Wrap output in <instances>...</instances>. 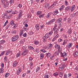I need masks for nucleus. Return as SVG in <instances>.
Instances as JSON below:
<instances>
[{
  "label": "nucleus",
  "mask_w": 78,
  "mask_h": 78,
  "mask_svg": "<svg viewBox=\"0 0 78 78\" xmlns=\"http://www.w3.org/2000/svg\"><path fill=\"white\" fill-rule=\"evenodd\" d=\"M55 47V48H57L58 50V51H56L54 54V55L56 56V55H59V52H60L62 51V49L60 48V46L58 45V44H56Z\"/></svg>",
  "instance_id": "obj_1"
},
{
  "label": "nucleus",
  "mask_w": 78,
  "mask_h": 78,
  "mask_svg": "<svg viewBox=\"0 0 78 78\" xmlns=\"http://www.w3.org/2000/svg\"><path fill=\"white\" fill-rule=\"evenodd\" d=\"M18 39H19V36L18 35H16L15 36H13L12 38V42L16 41Z\"/></svg>",
  "instance_id": "obj_2"
},
{
  "label": "nucleus",
  "mask_w": 78,
  "mask_h": 78,
  "mask_svg": "<svg viewBox=\"0 0 78 78\" xmlns=\"http://www.w3.org/2000/svg\"><path fill=\"white\" fill-rule=\"evenodd\" d=\"M27 53H28V50H26L25 51H24L22 53L21 55L23 56H25L27 54Z\"/></svg>",
  "instance_id": "obj_3"
},
{
  "label": "nucleus",
  "mask_w": 78,
  "mask_h": 78,
  "mask_svg": "<svg viewBox=\"0 0 78 78\" xmlns=\"http://www.w3.org/2000/svg\"><path fill=\"white\" fill-rule=\"evenodd\" d=\"M5 43V41L4 40H2L0 41V50L2 49L3 48V47L2 46H1V45H2V44H3Z\"/></svg>",
  "instance_id": "obj_4"
},
{
  "label": "nucleus",
  "mask_w": 78,
  "mask_h": 78,
  "mask_svg": "<svg viewBox=\"0 0 78 78\" xmlns=\"http://www.w3.org/2000/svg\"><path fill=\"white\" fill-rule=\"evenodd\" d=\"M50 36V35L48 33L46 34L45 36L43 37V39H44V40L45 41V39H47V38H48Z\"/></svg>",
  "instance_id": "obj_5"
},
{
  "label": "nucleus",
  "mask_w": 78,
  "mask_h": 78,
  "mask_svg": "<svg viewBox=\"0 0 78 78\" xmlns=\"http://www.w3.org/2000/svg\"><path fill=\"white\" fill-rule=\"evenodd\" d=\"M60 55L62 57H63V58H65L67 56V53L66 52H64L63 53H62V52L60 53Z\"/></svg>",
  "instance_id": "obj_6"
},
{
  "label": "nucleus",
  "mask_w": 78,
  "mask_h": 78,
  "mask_svg": "<svg viewBox=\"0 0 78 78\" xmlns=\"http://www.w3.org/2000/svg\"><path fill=\"white\" fill-rule=\"evenodd\" d=\"M57 4V1H55V2H54L52 5H51V6L50 7V8H51V9H52V8H53V7H54Z\"/></svg>",
  "instance_id": "obj_7"
},
{
  "label": "nucleus",
  "mask_w": 78,
  "mask_h": 78,
  "mask_svg": "<svg viewBox=\"0 0 78 78\" xmlns=\"http://www.w3.org/2000/svg\"><path fill=\"white\" fill-rule=\"evenodd\" d=\"M22 10H20V12L18 16V19H20V18H21V17H22Z\"/></svg>",
  "instance_id": "obj_8"
},
{
  "label": "nucleus",
  "mask_w": 78,
  "mask_h": 78,
  "mask_svg": "<svg viewBox=\"0 0 78 78\" xmlns=\"http://www.w3.org/2000/svg\"><path fill=\"white\" fill-rule=\"evenodd\" d=\"M75 5H73L72 6V7L70 8V10L72 12L73 11L75 10Z\"/></svg>",
  "instance_id": "obj_9"
},
{
  "label": "nucleus",
  "mask_w": 78,
  "mask_h": 78,
  "mask_svg": "<svg viewBox=\"0 0 78 78\" xmlns=\"http://www.w3.org/2000/svg\"><path fill=\"white\" fill-rule=\"evenodd\" d=\"M3 6H5L6 7L8 6H9V2H6L5 3H4V5L2 4Z\"/></svg>",
  "instance_id": "obj_10"
},
{
  "label": "nucleus",
  "mask_w": 78,
  "mask_h": 78,
  "mask_svg": "<svg viewBox=\"0 0 78 78\" xmlns=\"http://www.w3.org/2000/svg\"><path fill=\"white\" fill-rule=\"evenodd\" d=\"M58 13L59 12L58 11V10H56L52 12V14L53 15H56V14H58Z\"/></svg>",
  "instance_id": "obj_11"
},
{
  "label": "nucleus",
  "mask_w": 78,
  "mask_h": 78,
  "mask_svg": "<svg viewBox=\"0 0 78 78\" xmlns=\"http://www.w3.org/2000/svg\"><path fill=\"white\" fill-rule=\"evenodd\" d=\"M65 67V65L63 64L62 65V67H59V68L60 69V70H62Z\"/></svg>",
  "instance_id": "obj_12"
},
{
  "label": "nucleus",
  "mask_w": 78,
  "mask_h": 78,
  "mask_svg": "<svg viewBox=\"0 0 78 78\" xmlns=\"http://www.w3.org/2000/svg\"><path fill=\"white\" fill-rule=\"evenodd\" d=\"M62 19L61 18H59L57 20L58 23H62Z\"/></svg>",
  "instance_id": "obj_13"
},
{
  "label": "nucleus",
  "mask_w": 78,
  "mask_h": 78,
  "mask_svg": "<svg viewBox=\"0 0 78 78\" xmlns=\"http://www.w3.org/2000/svg\"><path fill=\"white\" fill-rule=\"evenodd\" d=\"M52 31H54V33L55 34H57L59 31V30L58 29H55L54 30H53V29L52 30Z\"/></svg>",
  "instance_id": "obj_14"
},
{
  "label": "nucleus",
  "mask_w": 78,
  "mask_h": 78,
  "mask_svg": "<svg viewBox=\"0 0 78 78\" xmlns=\"http://www.w3.org/2000/svg\"><path fill=\"white\" fill-rule=\"evenodd\" d=\"M71 8V7H70V6H68L65 8V10H66V11H70V9Z\"/></svg>",
  "instance_id": "obj_15"
},
{
  "label": "nucleus",
  "mask_w": 78,
  "mask_h": 78,
  "mask_svg": "<svg viewBox=\"0 0 78 78\" xmlns=\"http://www.w3.org/2000/svg\"><path fill=\"white\" fill-rule=\"evenodd\" d=\"M74 56L75 57H77L78 56V52L76 51L74 53Z\"/></svg>",
  "instance_id": "obj_16"
},
{
  "label": "nucleus",
  "mask_w": 78,
  "mask_h": 78,
  "mask_svg": "<svg viewBox=\"0 0 78 78\" xmlns=\"http://www.w3.org/2000/svg\"><path fill=\"white\" fill-rule=\"evenodd\" d=\"M35 28L37 29V30L38 31L40 29V27H39V25L38 24L36 25Z\"/></svg>",
  "instance_id": "obj_17"
},
{
  "label": "nucleus",
  "mask_w": 78,
  "mask_h": 78,
  "mask_svg": "<svg viewBox=\"0 0 78 78\" xmlns=\"http://www.w3.org/2000/svg\"><path fill=\"white\" fill-rule=\"evenodd\" d=\"M42 14V12L41 11H38L37 12V16H39V15H40Z\"/></svg>",
  "instance_id": "obj_18"
},
{
  "label": "nucleus",
  "mask_w": 78,
  "mask_h": 78,
  "mask_svg": "<svg viewBox=\"0 0 78 78\" xmlns=\"http://www.w3.org/2000/svg\"><path fill=\"white\" fill-rule=\"evenodd\" d=\"M59 76L62 77L63 76V73L62 72H60L59 74Z\"/></svg>",
  "instance_id": "obj_19"
},
{
  "label": "nucleus",
  "mask_w": 78,
  "mask_h": 78,
  "mask_svg": "<svg viewBox=\"0 0 78 78\" xmlns=\"http://www.w3.org/2000/svg\"><path fill=\"white\" fill-rule=\"evenodd\" d=\"M28 48L29 49H30L31 50H33L34 49V48L31 46H28Z\"/></svg>",
  "instance_id": "obj_20"
},
{
  "label": "nucleus",
  "mask_w": 78,
  "mask_h": 78,
  "mask_svg": "<svg viewBox=\"0 0 78 78\" xmlns=\"http://www.w3.org/2000/svg\"><path fill=\"white\" fill-rule=\"evenodd\" d=\"M20 72V69H18L17 72V75H19Z\"/></svg>",
  "instance_id": "obj_21"
},
{
  "label": "nucleus",
  "mask_w": 78,
  "mask_h": 78,
  "mask_svg": "<svg viewBox=\"0 0 78 78\" xmlns=\"http://www.w3.org/2000/svg\"><path fill=\"white\" fill-rule=\"evenodd\" d=\"M40 55V59H43V58H44V54H43L41 53Z\"/></svg>",
  "instance_id": "obj_22"
},
{
  "label": "nucleus",
  "mask_w": 78,
  "mask_h": 78,
  "mask_svg": "<svg viewBox=\"0 0 78 78\" xmlns=\"http://www.w3.org/2000/svg\"><path fill=\"white\" fill-rule=\"evenodd\" d=\"M68 33L69 34H71L72 33V30L70 29H69Z\"/></svg>",
  "instance_id": "obj_23"
},
{
  "label": "nucleus",
  "mask_w": 78,
  "mask_h": 78,
  "mask_svg": "<svg viewBox=\"0 0 78 78\" xmlns=\"http://www.w3.org/2000/svg\"><path fill=\"white\" fill-rule=\"evenodd\" d=\"M10 24L12 26H13V25H15L14 23V21L12 20L10 22Z\"/></svg>",
  "instance_id": "obj_24"
},
{
  "label": "nucleus",
  "mask_w": 78,
  "mask_h": 78,
  "mask_svg": "<svg viewBox=\"0 0 78 78\" xmlns=\"http://www.w3.org/2000/svg\"><path fill=\"white\" fill-rule=\"evenodd\" d=\"M57 24H55L54 26V27L53 28V30H56V29H57L56 28L57 27Z\"/></svg>",
  "instance_id": "obj_25"
},
{
  "label": "nucleus",
  "mask_w": 78,
  "mask_h": 78,
  "mask_svg": "<svg viewBox=\"0 0 78 78\" xmlns=\"http://www.w3.org/2000/svg\"><path fill=\"white\" fill-rule=\"evenodd\" d=\"M11 52L10 51H6V53H5V55H9V53Z\"/></svg>",
  "instance_id": "obj_26"
},
{
  "label": "nucleus",
  "mask_w": 78,
  "mask_h": 78,
  "mask_svg": "<svg viewBox=\"0 0 78 78\" xmlns=\"http://www.w3.org/2000/svg\"><path fill=\"white\" fill-rule=\"evenodd\" d=\"M9 75V73H6L5 74V78H7L8 76Z\"/></svg>",
  "instance_id": "obj_27"
},
{
  "label": "nucleus",
  "mask_w": 78,
  "mask_h": 78,
  "mask_svg": "<svg viewBox=\"0 0 78 78\" xmlns=\"http://www.w3.org/2000/svg\"><path fill=\"white\" fill-rule=\"evenodd\" d=\"M51 55V54H50V52H48L46 56H47V58H49Z\"/></svg>",
  "instance_id": "obj_28"
},
{
  "label": "nucleus",
  "mask_w": 78,
  "mask_h": 78,
  "mask_svg": "<svg viewBox=\"0 0 78 78\" xmlns=\"http://www.w3.org/2000/svg\"><path fill=\"white\" fill-rule=\"evenodd\" d=\"M34 44L35 45H38L39 44V42L38 41H34Z\"/></svg>",
  "instance_id": "obj_29"
},
{
  "label": "nucleus",
  "mask_w": 78,
  "mask_h": 78,
  "mask_svg": "<svg viewBox=\"0 0 78 78\" xmlns=\"http://www.w3.org/2000/svg\"><path fill=\"white\" fill-rule=\"evenodd\" d=\"M7 57H6L5 56L4 57V62L5 63H6V62H7Z\"/></svg>",
  "instance_id": "obj_30"
},
{
  "label": "nucleus",
  "mask_w": 78,
  "mask_h": 78,
  "mask_svg": "<svg viewBox=\"0 0 78 78\" xmlns=\"http://www.w3.org/2000/svg\"><path fill=\"white\" fill-rule=\"evenodd\" d=\"M2 3V5H5V3H6L5 0H1Z\"/></svg>",
  "instance_id": "obj_31"
},
{
  "label": "nucleus",
  "mask_w": 78,
  "mask_h": 78,
  "mask_svg": "<svg viewBox=\"0 0 78 78\" xmlns=\"http://www.w3.org/2000/svg\"><path fill=\"white\" fill-rule=\"evenodd\" d=\"M17 63L16 62H14L13 63V67H16V66H17Z\"/></svg>",
  "instance_id": "obj_32"
},
{
  "label": "nucleus",
  "mask_w": 78,
  "mask_h": 78,
  "mask_svg": "<svg viewBox=\"0 0 78 78\" xmlns=\"http://www.w3.org/2000/svg\"><path fill=\"white\" fill-rule=\"evenodd\" d=\"M12 33H13L14 34H16V33H17V31H16L15 30H13L12 31Z\"/></svg>",
  "instance_id": "obj_33"
},
{
  "label": "nucleus",
  "mask_w": 78,
  "mask_h": 78,
  "mask_svg": "<svg viewBox=\"0 0 78 78\" xmlns=\"http://www.w3.org/2000/svg\"><path fill=\"white\" fill-rule=\"evenodd\" d=\"M3 69L1 68L0 69V73H3Z\"/></svg>",
  "instance_id": "obj_34"
},
{
  "label": "nucleus",
  "mask_w": 78,
  "mask_h": 78,
  "mask_svg": "<svg viewBox=\"0 0 78 78\" xmlns=\"http://www.w3.org/2000/svg\"><path fill=\"white\" fill-rule=\"evenodd\" d=\"M75 16H76V13H75L71 15V17H73Z\"/></svg>",
  "instance_id": "obj_35"
},
{
  "label": "nucleus",
  "mask_w": 78,
  "mask_h": 78,
  "mask_svg": "<svg viewBox=\"0 0 78 78\" xmlns=\"http://www.w3.org/2000/svg\"><path fill=\"white\" fill-rule=\"evenodd\" d=\"M51 13H49L46 16V17L48 18V17H49V16L51 15Z\"/></svg>",
  "instance_id": "obj_36"
},
{
  "label": "nucleus",
  "mask_w": 78,
  "mask_h": 78,
  "mask_svg": "<svg viewBox=\"0 0 78 78\" xmlns=\"http://www.w3.org/2000/svg\"><path fill=\"white\" fill-rule=\"evenodd\" d=\"M23 36L24 37H26L27 36V34L26 33H24L23 35Z\"/></svg>",
  "instance_id": "obj_37"
},
{
  "label": "nucleus",
  "mask_w": 78,
  "mask_h": 78,
  "mask_svg": "<svg viewBox=\"0 0 78 78\" xmlns=\"http://www.w3.org/2000/svg\"><path fill=\"white\" fill-rule=\"evenodd\" d=\"M50 6V4H46L45 5V7L46 8H48Z\"/></svg>",
  "instance_id": "obj_38"
},
{
  "label": "nucleus",
  "mask_w": 78,
  "mask_h": 78,
  "mask_svg": "<svg viewBox=\"0 0 78 78\" xmlns=\"http://www.w3.org/2000/svg\"><path fill=\"white\" fill-rule=\"evenodd\" d=\"M44 14H42L39 16V18H42V17H44Z\"/></svg>",
  "instance_id": "obj_39"
},
{
  "label": "nucleus",
  "mask_w": 78,
  "mask_h": 78,
  "mask_svg": "<svg viewBox=\"0 0 78 78\" xmlns=\"http://www.w3.org/2000/svg\"><path fill=\"white\" fill-rule=\"evenodd\" d=\"M51 23H52L51 22V21L50 20V21L46 23V25H50V24H51Z\"/></svg>",
  "instance_id": "obj_40"
},
{
  "label": "nucleus",
  "mask_w": 78,
  "mask_h": 78,
  "mask_svg": "<svg viewBox=\"0 0 78 78\" xmlns=\"http://www.w3.org/2000/svg\"><path fill=\"white\" fill-rule=\"evenodd\" d=\"M72 43H69V44H68V46L69 47V48H70V47H72Z\"/></svg>",
  "instance_id": "obj_41"
},
{
  "label": "nucleus",
  "mask_w": 78,
  "mask_h": 78,
  "mask_svg": "<svg viewBox=\"0 0 78 78\" xmlns=\"http://www.w3.org/2000/svg\"><path fill=\"white\" fill-rule=\"evenodd\" d=\"M48 46L50 48L51 47H52L53 45H52V44H50L48 45Z\"/></svg>",
  "instance_id": "obj_42"
},
{
  "label": "nucleus",
  "mask_w": 78,
  "mask_h": 78,
  "mask_svg": "<svg viewBox=\"0 0 78 78\" xmlns=\"http://www.w3.org/2000/svg\"><path fill=\"white\" fill-rule=\"evenodd\" d=\"M40 70V68L38 67L36 69V72H37L39 70Z\"/></svg>",
  "instance_id": "obj_43"
},
{
  "label": "nucleus",
  "mask_w": 78,
  "mask_h": 78,
  "mask_svg": "<svg viewBox=\"0 0 78 78\" xmlns=\"http://www.w3.org/2000/svg\"><path fill=\"white\" fill-rule=\"evenodd\" d=\"M41 51H42V52H43V53H45V52H46V51L45 50H44V49H41Z\"/></svg>",
  "instance_id": "obj_44"
},
{
  "label": "nucleus",
  "mask_w": 78,
  "mask_h": 78,
  "mask_svg": "<svg viewBox=\"0 0 78 78\" xmlns=\"http://www.w3.org/2000/svg\"><path fill=\"white\" fill-rule=\"evenodd\" d=\"M11 15H9L8 16H7V19H9L11 18Z\"/></svg>",
  "instance_id": "obj_45"
},
{
  "label": "nucleus",
  "mask_w": 78,
  "mask_h": 78,
  "mask_svg": "<svg viewBox=\"0 0 78 78\" xmlns=\"http://www.w3.org/2000/svg\"><path fill=\"white\" fill-rule=\"evenodd\" d=\"M14 0H10V4H12L13 3H14Z\"/></svg>",
  "instance_id": "obj_46"
},
{
  "label": "nucleus",
  "mask_w": 78,
  "mask_h": 78,
  "mask_svg": "<svg viewBox=\"0 0 78 78\" xmlns=\"http://www.w3.org/2000/svg\"><path fill=\"white\" fill-rule=\"evenodd\" d=\"M20 56V53H18L16 55V57H19Z\"/></svg>",
  "instance_id": "obj_47"
},
{
  "label": "nucleus",
  "mask_w": 78,
  "mask_h": 78,
  "mask_svg": "<svg viewBox=\"0 0 78 78\" xmlns=\"http://www.w3.org/2000/svg\"><path fill=\"white\" fill-rule=\"evenodd\" d=\"M54 76H57L58 75V73H54Z\"/></svg>",
  "instance_id": "obj_48"
},
{
  "label": "nucleus",
  "mask_w": 78,
  "mask_h": 78,
  "mask_svg": "<svg viewBox=\"0 0 78 78\" xmlns=\"http://www.w3.org/2000/svg\"><path fill=\"white\" fill-rule=\"evenodd\" d=\"M23 31H27V30H28V28H23Z\"/></svg>",
  "instance_id": "obj_49"
},
{
  "label": "nucleus",
  "mask_w": 78,
  "mask_h": 78,
  "mask_svg": "<svg viewBox=\"0 0 78 78\" xmlns=\"http://www.w3.org/2000/svg\"><path fill=\"white\" fill-rule=\"evenodd\" d=\"M7 16H8V15L7 14V13H5L4 14V16L5 18H7Z\"/></svg>",
  "instance_id": "obj_50"
},
{
  "label": "nucleus",
  "mask_w": 78,
  "mask_h": 78,
  "mask_svg": "<svg viewBox=\"0 0 78 78\" xmlns=\"http://www.w3.org/2000/svg\"><path fill=\"white\" fill-rule=\"evenodd\" d=\"M64 8V6H61L60 9H59V10H60V11H61L62 10V9H63Z\"/></svg>",
  "instance_id": "obj_51"
},
{
  "label": "nucleus",
  "mask_w": 78,
  "mask_h": 78,
  "mask_svg": "<svg viewBox=\"0 0 78 78\" xmlns=\"http://www.w3.org/2000/svg\"><path fill=\"white\" fill-rule=\"evenodd\" d=\"M55 20H56V19H52V20H51V23H52V22H54L55 21Z\"/></svg>",
  "instance_id": "obj_52"
},
{
  "label": "nucleus",
  "mask_w": 78,
  "mask_h": 78,
  "mask_svg": "<svg viewBox=\"0 0 78 78\" xmlns=\"http://www.w3.org/2000/svg\"><path fill=\"white\" fill-rule=\"evenodd\" d=\"M75 70H76L77 72L78 71V66H76L75 68Z\"/></svg>",
  "instance_id": "obj_53"
},
{
  "label": "nucleus",
  "mask_w": 78,
  "mask_h": 78,
  "mask_svg": "<svg viewBox=\"0 0 78 78\" xmlns=\"http://www.w3.org/2000/svg\"><path fill=\"white\" fill-rule=\"evenodd\" d=\"M31 17V15H30V14H29L27 15V17H29V18H30V17Z\"/></svg>",
  "instance_id": "obj_54"
},
{
  "label": "nucleus",
  "mask_w": 78,
  "mask_h": 78,
  "mask_svg": "<svg viewBox=\"0 0 78 78\" xmlns=\"http://www.w3.org/2000/svg\"><path fill=\"white\" fill-rule=\"evenodd\" d=\"M5 51H4L1 52V54L2 55H3L5 54Z\"/></svg>",
  "instance_id": "obj_55"
},
{
  "label": "nucleus",
  "mask_w": 78,
  "mask_h": 78,
  "mask_svg": "<svg viewBox=\"0 0 78 78\" xmlns=\"http://www.w3.org/2000/svg\"><path fill=\"white\" fill-rule=\"evenodd\" d=\"M20 33H22V34H23V30H20Z\"/></svg>",
  "instance_id": "obj_56"
},
{
  "label": "nucleus",
  "mask_w": 78,
  "mask_h": 78,
  "mask_svg": "<svg viewBox=\"0 0 78 78\" xmlns=\"http://www.w3.org/2000/svg\"><path fill=\"white\" fill-rule=\"evenodd\" d=\"M68 22L69 23H70V22H71V19H68Z\"/></svg>",
  "instance_id": "obj_57"
},
{
  "label": "nucleus",
  "mask_w": 78,
  "mask_h": 78,
  "mask_svg": "<svg viewBox=\"0 0 78 78\" xmlns=\"http://www.w3.org/2000/svg\"><path fill=\"white\" fill-rule=\"evenodd\" d=\"M62 41V39H59L58 40V41L59 42H61Z\"/></svg>",
  "instance_id": "obj_58"
},
{
  "label": "nucleus",
  "mask_w": 78,
  "mask_h": 78,
  "mask_svg": "<svg viewBox=\"0 0 78 78\" xmlns=\"http://www.w3.org/2000/svg\"><path fill=\"white\" fill-rule=\"evenodd\" d=\"M12 10L11 9L9 10H8V11H7V12H8V13L11 12H12Z\"/></svg>",
  "instance_id": "obj_59"
},
{
  "label": "nucleus",
  "mask_w": 78,
  "mask_h": 78,
  "mask_svg": "<svg viewBox=\"0 0 78 78\" xmlns=\"http://www.w3.org/2000/svg\"><path fill=\"white\" fill-rule=\"evenodd\" d=\"M12 14H16V11H13L12 12Z\"/></svg>",
  "instance_id": "obj_60"
},
{
  "label": "nucleus",
  "mask_w": 78,
  "mask_h": 78,
  "mask_svg": "<svg viewBox=\"0 0 78 78\" xmlns=\"http://www.w3.org/2000/svg\"><path fill=\"white\" fill-rule=\"evenodd\" d=\"M64 78H67V75L66 74H65L64 75Z\"/></svg>",
  "instance_id": "obj_61"
},
{
  "label": "nucleus",
  "mask_w": 78,
  "mask_h": 78,
  "mask_svg": "<svg viewBox=\"0 0 78 78\" xmlns=\"http://www.w3.org/2000/svg\"><path fill=\"white\" fill-rule=\"evenodd\" d=\"M44 27V25H41V29H42V28H43Z\"/></svg>",
  "instance_id": "obj_62"
},
{
  "label": "nucleus",
  "mask_w": 78,
  "mask_h": 78,
  "mask_svg": "<svg viewBox=\"0 0 78 78\" xmlns=\"http://www.w3.org/2000/svg\"><path fill=\"white\" fill-rule=\"evenodd\" d=\"M22 48L23 50H26V48H27V47H26L23 46L22 47Z\"/></svg>",
  "instance_id": "obj_63"
},
{
  "label": "nucleus",
  "mask_w": 78,
  "mask_h": 78,
  "mask_svg": "<svg viewBox=\"0 0 78 78\" xmlns=\"http://www.w3.org/2000/svg\"><path fill=\"white\" fill-rule=\"evenodd\" d=\"M44 77H45V78H48V75H45Z\"/></svg>",
  "instance_id": "obj_64"
}]
</instances>
